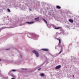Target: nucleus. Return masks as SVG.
<instances>
[{"mask_svg": "<svg viewBox=\"0 0 79 79\" xmlns=\"http://www.w3.org/2000/svg\"><path fill=\"white\" fill-rule=\"evenodd\" d=\"M32 52L34 53H35V54L36 57H39V53H38V52L35 50H33V51Z\"/></svg>", "mask_w": 79, "mask_h": 79, "instance_id": "obj_1", "label": "nucleus"}, {"mask_svg": "<svg viewBox=\"0 0 79 79\" xmlns=\"http://www.w3.org/2000/svg\"><path fill=\"white\" fill-rule=\"evenodd\" d=\"M57 39V40H59V44L58 45H59V46H60L61 44V40L58 39Z\"/></svg>", "mask_w": 79, "mask_h": 79, "instance_id": "obj_2", "label": "nucleus"}, {"mask_svg": "<svg viewBox=\"0 0 79 79\" xmlns=\"http://www.w3.org/2000/svg\"><path fill=\"white\" fill-rule=\"evenodd\" d=\"M61 68V65H59L58 66H57L55 67V69H60Z\"/></svg>", "mask_w": 79, "mask_h": 79, "instance_id": "obj_3", "label": "nucleus"}, {"mask_svg": "<svg viewBox=\"0 0 79 79\" xmlns=\"http://www.w3.org/2000/svg\"><path fill=\"white\" fill-rule=\"evenodd\" d=\"M27 23H28L29 24H33V23H34V21L31 22H26Z\"/></svg>", "mask_w": 79, "mask_h": 79, "instance_id": "obj_4", "label": "nucleus"}, {"mask_svg": "<svg viewBox=\"0 0 79 79\" xmlns=\"http://www.w3.org/2000/svg\"><path fill=\"white\" fill-rule=\"evenodd\" d=\"M42 50L43 51H45L46 52H48V49H42Z\"/></svg>", "mask_w": 79, "mask_h": 79, "instance_id": "obj_5", "label": "nucleus"}, {"mask_svg": "<svg viewBox=\"0 0 79 79\" xmlns=\"http://www.w3.org/2000/svg\"><path fill=\"white\" fill-rule=\"evenodd\" d=\"M69 22H70V23H73V20L71 19H69Z\"/></svg>", "mask_w": 79, "mask_h": 79, "instance_id": "obj_6", "label": "nucleus"}, {"mask_svg": "<svg viewBox=\"0 0 79 79\" xmlns=\"http://www.w3.org/2000/svg\"><path fill=\"white\" fill-rule=\"evenodd\" d=\"M34 20H35V21H39V18L38 17L35 19H34Z\"/></svg>", "mask_w": 79, "mask_h": 79, "instance_id": "obj_7", "label": "nucleus"}, {"mask_svg": "<svg viewBox=\"0 0 79 79\" xmlns=\"http://www.w3.org/2000/svg\"><path fill=\"white\" fill-rule=\"evenodd\" d=\"M40 76H41V77H43L44 76V74L43 73H41L40 74Z\"/></svg>", "mask_w": 79, "mask_h": 79, "instance_id": "obj_8", "label": "nucleus"}, {"mask_svg": "<svg viewBox=\"0 0 79 79\" xmlns=\"http://www.w3.org/2000/svg\"><path fill=\"white\" fill-rule=\"evenodd\" d=\"M55 29H61V27H55Z\"/></svg>", "mask_w": 79, "mask_h": 79, "instance_id": "obj_9", "label": "nucleus"}, {"mask_svg": "<svg viewBox=\"0 0 79 79\" xmlns=\"http://www.w3.org/2000/svg\"><path fill=\"white\" fill-rule=\"evenodd\" d=\"M56 7L57 8H58V9H61V7L58 6H56Z\"/></svg>", "mask_w": 79, "mask_h": 79, "instance_id": "obj_10", "label": "nucleus"}, {"mask_svg": "<svg viewBox=\"0 0 79 79\" xmlns=\"http://www.w3.org/2000/svg\"><path fill=\"white\" fill-rule=\"evenodd\" d=\"M22 69L23 70H24V71H26V70H27V69H24V68H22Z\"/></svg>", "mask_w": 79, "mask_h": 79, "instance_id": "obj_11", "label": "nucleus"}, {"mask_svg": "<svg viewBox=\"0 0 79 79\" xmlns=\"http://www.w3.org/2000/svg\"><path fill=\"white\" fill-rule=\"evenodd\" d=\"M43 19L44 21L46 22V23H48L47 21H46L45 19Z\"/></svg>", "mask_w": 79, "mask_h": 79, "instance_id": "obj_12", "label": "nucleus"}, {"mask_svg": "<svg viewBox=\"0 0 79 79\" xmlns=\"http://www.w3.org/2000/svg\"><path fill=\"white\" fill-rule=\"evenodd\" d=\"M7 10L8 12H10V10L9 9H7Z\"/></svg>", "mask_w": 79, "mask_h": 79, "instance_id": "obj_13", "label": "nucleus"}, {"mask_svg": "<svg viewBox=\"0 0 79 79\" xmlns=\"http://www.w3.org/2000/svg\"><path fill=\"white\" fill-rule=\"evenodd\" d=\"M61 52H62V51H60V52L59 53V54H60V53H61Z\"/></svg>", "mask_w": 79, "mask_h": 79, "instance_id": "obj_14", "label": "nucleus"}, {"mask_svg": "<svg viewBox=\"0 0 79 79\" xmlns=\"http://www.w3.org/2000/svg\"><path fill=\"white\" fill-rule=\"evenodd\" d=\"M12 71H16V70H15L12 69Z\"/></svg>", "mask_w": 79, "mask_h": 79, "instance_id": "obj_15", "label": "nucleus"}, {"mask_svg": "<svg viewBox=\"0 0 79 79\" xmlns=\"http://www.w3.org/2000/svg\"><path fill=\"white\" fill-rule=\"evenodd\" d=\"M40 69H41V68H40L39 69H38V70H40Z\"/></svg>", "mask_w": 79, "mask_h": 79, "instance_id": "obj_16", "label": "nucleus"}, {"mask_svg": "<svg viewBox=\"0 0 79 79\" xmlns=\"http://www.w3.org/2000/svg\"><path fill=\"white\" fill-rule=\"evenodd\" d=\"M29 10H30V11H31V9H29Z\"/></svg>", "mask_w": 79, "mask_h": 79, "instance_id": "obj_17", "label": "nucleus"}, {"mask_svg": "<svg viewBox=\"0 0 79 79\" xmlns=\"http://www.w3.org/2000/svg\"><path fill=\"white\" fill-rule=\"evenodd\" d=\"M9 49H6V50H9Z\"/></svg>", "mask_w": 79, "mask_h": 79, "instance_id": "obj_18", "label": "nucleus"}, {"mask_svg": "<svg viewBox=\"0 0 79 79\" xmlns=\"http://www.w3.org/2000/svg\"><path fill=\"white\" fill-rule=\"evenodd\" d=\"M11 79H15V78H12Z\"/></svg>", "mask_w": 79, "mask_h": 79, "instance_id": "obj_19", "label": "nucleus"}, {"mask_svg": "<svg viewBox=\"0 0 79 79\" xmlns=\"http://www.w3.org/2000/svg\"><path fill=\"white\" fill-rule=\"evenodd\" d=\"M20 56H21V58H22V56L21 55H20Z\"/></svg>", "mask_w": 79, "mask_h": 79, "instance_id": "obj_20", "label": "nucleus"}, {"mask_svg": "<svg viewBox=\"0 0 79 79\" xmlns=\"http://www.w3.org/2000/svg\"><path fill=\"white\" fill-rule=\"evenodd\" d=\"M73 77H74V75H73Z\"/></svg>", "mask_w": 79, "mask_h": 79, "instance_id": "obj_21", "label": "nucleus"}, {"mask_svg": "<svg viewBox=\"0 0 79 79\" xmlns=\"http://www.w3.org/2000/svg\"><path fill=\"white\" fill-rule=\"evenodd\" d=\"M56 34H58V33H56Z\"/></svg>", "mask_w": 79, "mask_h": 79, "instance_id": "obj_22", "label": "nucleus"}, {"mask_svg": "<svg viewBox=\"0 0 79 79\" xmlns=\"http://www.w3.org/2000/svg\"><path fill=\"white\" fill-rule=\"evenodd\" d=\"M2 60V59H0V61Z\"/></svg>", "mask_w": 79, "mask_h": 79, "instance_id": "obj_23", "label": "nucleus"}, {"mask_svg": "<svg viewBox=\"0 0 79 79\" xmlns=\"http://www.w3.org/2000/svg\"><path fill=\"white\" fill-rule=\"evenodd\" d=\"M55 49H56V47H55Z\"/></svg>", "mask_w": 79, "mask_h": 79, "instance_id": "obj_24", "label": "nucleus"}, {"mask_svg": "<svg viewBox=\"0 0 79 79\" xmlns=\"http://www.w3.org/2000/svg\"><path fill=\"white\" fill-rule=\"evenodd\" d=\"M1 72V71H0V73Z\"/></svg>", "mask_w": 79, "mask_h": 79, "instance_id": "obj_25", "label": "nucleus"}]
</instances>
